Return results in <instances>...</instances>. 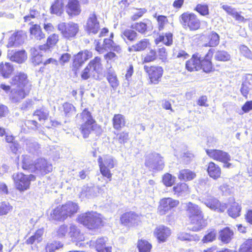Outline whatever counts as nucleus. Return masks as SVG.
Returning <instances> with one entry per match:
<instances>
[{
	"label": "nucleus",
	"instance_id": "obj_23",
	"mask_svg": "<svg viewBox=\"0 0 252 252\" xmlns=\"http://www.w3.org/2000/svg\"><path fill=\"white\" fill-rule=\"evenodd\" d=\"M221 7L228 15L231 16L238 22H244L246 20L244 17L241 15V12H238L235 8L228 5H223Z\"/></svg>",
	"mask_w": 252,
	"mask_h": 252
},
{
	"label": "nucleus",
	"instance_id": "obj_16",
	"mask_svg": "<svg viewBox=\"0 0 252 252\" xmlns=\"http://www.w3.org/2000/svg\"><path fill=\"white\" fill-rule=\"evenodd\" d=\"M85 30L89 34H95L100 30V25L94 13H91L86 23Z\"/></svg>",
	"mask_w": 252,
	"mask_h": 252
},
{
	"label": "nucleus",
	"instance_id": "obj_2",
	"mask_svg": "<svg viewBox=\"0 0 252 252\" xmlns=\"http://www.w3.org/2000/svg\"><path fill=\"white\" fill-rule=\"evenodd\" d=\"M77 118L80 125V131L84 138L88 137L93 131L96 133L101 131L100 126L97 124L87 109H85L79 116L78 115Z\"/></svg>",
	"mask_w": 252,
	"mask_h": 252
},
{
	"label": "nucleus",
	"instance_id": "obj_4",
	"mask_svg": "<svg viewBox=\"0 0 252 252\" xmlns=\"http://www.w3.org/2000/svg\"><path fill=\"white\" fill-rule=\"evenodd\" d=\"M78 221L90 230H95L102 226V216L96 212L90 211L80 215Z\"/></svg>",
	"mask_w": 252,
	"mask_h": 252
},
{
	"label": "nucleus",
	"instance_id": "obj_21",
	"mask_svg": "<svg viewBox=\"0 0 252 252\" xmlns=\"http://www.w3.org/2000/svg\"><path fill=\"white\" fill-rule=\"evenodd\" d=\"M151 44L149 40L146 38L141 39L135 44L129 47L128 51L132 52H141L145 50L146 48H149Z\"/></svg>",
	"mask_w": 252,
	"mask_h": 252
},
{
	"label": "nucleus",
	"instance_id": "obj_46",
	"mask_svg": "<svg viewBox=\"0 0 252 252\" xmlns=\"http://www.w3.org/2000/svg\"><path fill=\"white\" fill-rule=\"evenodd\" d=\"M214 57L216 60L221 62H227L231 59L230 55L227 52L224 50L217 51Z\"/></svg>",
	"mask_w": 252,
	"mask_h": 252
},
{
	"label": "nucleus",
	"instance_id": "obj_29",
	"mask_svg": "<svg viewBox=\"0 0 252 252\" xmlns=\"http://www.w3.org/2000/svg\"><path fill=\"white\" fill-rule=\"evenodd\" d=\"M107 79L114 90H116L119 85V81L113 69L109 68L108 70Z\"/></svg>",
	"mask_w": 252,
	"mask_h": 252
},
{
	"label": "nucleus",
	"instance_id": "obj_5",
	"mask_svg": "<svg viewBox=\"0 0 252 252\" xmlns=\"http://www.w3.org/2000/svg\"><path fill=\"white\" fill-rule=\"evenodd\" d=\"M98 163L101 174L108 179H111L112 174L110 169L117 164V161L113 157L109 155H105L98 158Z\"/></svg>",
	"mask_w": 252,
	"mask_h": 252
},
{
	"label": "nucleus",
	"instance_id": "obj_64",
	"mask_svg": "<svg viewBox=\"0 0 252 252\" xmlns=\"http://www.w3.org/2000/svg\"><path fill=\"white\" fill-rule=\"evenodd\" d=\"M181 158L184 163L186 164L189 163L194 158V155L190 152L187 151L182 155Z\"/></svg>",
	"mask_w": 252,
	"mask_h": 252
},
{
	"label": "nucleus",
	"instance_id": "obj_6",
	"mask_svg": "<svg viewBox=\"0 0 252 252\" xmlns=\"http://www.w3.org/2000/svg\"><path fill=\"white\" fill-rule=\"evenodd\" d=\"M183 28L190 31H196L200 27V22L197 16L192 13L185 12L179 18Z\"/></svg>",
	"mask_w": 252,
	"mask_h": 252
},
{
	"label": "nucleus",
	"instance_id": "obj_37",
	"mask_svg": "<svg viewBox=\"0 0 252 252\" xmlns=\"http://www.w3.org/2000/svg\"><path fill=\"white\" fill-rule=\"evenodd\" d=\"M95 194L96 193L94 191V188L92 187H84L80 192V197L82 199H84L85 198L91 199L94 197L95 196Z\"/></svg>",
	"mask_w": 252,
	"mask_h": 252
},
{
	"label": "nucleus",
	"instance_id": "obj_33",
	"mask_svg": "<svg viewBox=\"0 0 252 252\" xmlns=\"http://www.w3.org/2000/svg\"><path fill=\"white\" fill-rule=\"evenodd\" d=\"M13 71V67L10 63H6L0 64V74L4 78H9Z\"/></svg>",
	"mask_w": 252,
	"mask_h": 252
},
{
	"label": "nucleus",
	"instance_id": "obj_35",
	"mask_svg": "<svg viewBox=\"0 0 252 252\" xmlns=\"http://www.w3.org/2000/svg\"><path fill=\"white\" fill-rule=\"evenodd\" d=\"M208 43L204 44L205 47H215L217 46L220 42V36L215 32H211L207 36Z\"/></svg>",
	"mask_w": 252,
	"mask_h": 252
},
{
	"label": "nucleus",
	"instance_id": "obj_18",
	"mask_svg": "<svg viewBox=\"0 0 252 252\" xmlns=\"http://www.w3.org/2000/svg\"><path fill=\"white\" fill-rule=\"evenodd\" d=\"M207 154L214 160L221 162H226L230 160L231 157L226 152L219 150H207Z\"/></svg>",
	"mask_w": 252,
	"mask_h": 252
},
{
	"label": "nucleus",
	"instance_id": "obj_42",
	"mask_svg": "<svg viewBox=\"0 0 252 252\" xmlns=\"http://www.w3.org/2000/svg\"><path fill=\"white\" fill-rule=\"evenodd\" d=\"M24 142L26 145L27 150L29 152L34 153L40 148L38 144L32 139H26Z\"/></svg>",
	"mask_w": 252,
	"mask_h": 252
},
{
	"label": "nucleus",
	"instance_id": "obj_63",
	"mask_svg": "<svg viewBox=\"0 0 252 252\" xmlns=\"http://www.w3.org/2000/svg\"><path fill=\"white\" fill-rule=\"evenodd\" d=\"M239 50L242 55L246 58L252 60V52L248 47L244 45H240Z\"/></svg>",
	"mask_w": 252,
	"mask_h": 252
},
{
	"label": "nucleus",
	"instance_id": "obj_43",
	"mask_svg": "<svg viewBox=\"0 0 252 252\" xmlns=\"http://www.w3.org/2000/svg\"><path fill=\"white\" fill-rule=\"evenodd\" d=\"M241 206L237 202H234L228 210L229 215L232 218H235L240 215Z\"/></svg>",
	"mask_w": 252,
	"mask_h": 252
},
{
	"label": "nucleus",
	"instance_id": "obj_1",
	"mask_svg": "<svg viewBox=\"0 0 252 252\" xmlns=\"http://www.w3.org/2000/svg\"><path fill=\"white\" fill-rule=\"evenodd\" d=\"M13 88L10 91L9 97L14 102H19L29 94L32 85L24 73H17L10 80Z\"/></svg>",
	"mask_w": 252,
	"mask_h": 252
},
{
	"label": "nucleus",
	"instance_id": "obj_28",
	"mask_svg": "<svg viewBox=\"0 0 252 252\" xmlns=\"http://www.w3.org/2000/svg\"><path fill=\"white\" fill-rule=\"evenodd\" d=\"M62 208L63 211H64V214H65L66 219L67 217H70L77 213L79 208L76 203L70 201L63 205Z\"/></svg>",
	"mask_w": 252,
	"mask_h": 252
},
{
	"label": "nucleus",
	"instance_id": "obj_60",
	"mask_svg": "<svg viewBox=\"0 0 252 252\" xmlns=\"http://www.w3.org/2000/svg\"><path fill=\"white\" fill-rule=\"evenodd\" d=\"M12 209V207L8 203H0V216L7 214Z\"/></svg>",
	"mask_w": 252,
	"mask_h": 252
},
{
	"label": "nucleus",
	"instance_id": "obj_36",
	"mask_svg": "<svg viewBox=\"0 0 252 252\" xmlns=\"http://www.w3.org/2000/svg\"><path fill=\"white\" fill-rule=\"evenodd\" d=\"M44 233L43 228L38 229L34 234L28 238L26 243L27 244H33L34 243H39L42 240V236Z\"/></svg>",
	"mask_w": 252,
	"mask_h": 252
},
{
	"label": "nucleus",
	"instance_id": "obj_11",
	"mask_svg": "<svg viewBox=\"0 0 252 252\" xmlns=\"http://www.w3.org/2000/svg\"><path fill=\"white\" fill-rule=\"evenodd\" d=\"M179 203L177 200L171 198H164L160 200L158 213L160 215L166 214L172 208L177 207Z\"/></svg>",
	"mask_w": 252,
	"mask_h": 252
},
{
	"label": "nucleus",
	"instance_id": "obj_40",
	"mask_svg": "<svg viewBox=\"0 0 252 252\" xmlns=\"http://www.w3.org/2000/svg\"><path fill=\"white\" fill-rule=\"evenodd\" d=\"M34 164L30 156L23 155L22 157V167L24 170H29L32 172Z\"/></svg>",
	"mask_w": 252,
	"mask_h": 252
},
{
	"label": "nucleus",
	"instance_id": "obj_13",
	"mask_svg": "<svg viewBox=\"0 0 252 252\" xmlns=\"http://www.w3.org/2000/svg\"><path fill=\"white\" fill-rule=\"evenodd\" d=\"M52 165L44 158H39L35 162L33 171L39 175H43L51 172Z\"/></svg>",
	"mask_w": 252,
	"mask_h": 252
},
{
	"label": "nucleus",
	"instance_id": "obj_9",
	"mask_svg": "<svg viewBox=\"0 0 252 252\" xmlns=\"http://www.w3.org/2000/svg\"><path fill=\"white\" fill-rule=\"evenodd\" d=\"M145 165L154 170H161L163 169L164 163L163 158L156 153H152L146 156Z\"/></svg>",
	"mask_w": 252,
	"mask_h": 252
},
{
	"label": "nucleus",
	"instance_id": "obj_58",
	"mask_svg": "<svg viewBox=\"0 0 252 252\" xmlns=\"http://www.w3.org/2000/svg\"><path fill=\"white\" fill-rule=\"evenodd\" d=\"M195 10L202 16H205L209 14V7L207 4H198Z\"/></svg>",
	"mask_w": 252,
	"mask_h": 252
},
{
	"label": "nucleus",
	"instance_id": "obj_54",
	"mask_svg": "<svg viewBox=\"0 0 252 252\" xmlns=\"http://www.w3.org/2000/svg\"><path fill=\"white\" fill-rule=\"evenodd\" d=\"M95 76V73L92 70L89 65L82 71L81 73V78L83 80H87L91 77L94 78Z\"/></svg>",
	"mask_w": 252,
	"mask_h": 252
},
{
	"label": "nucleus",
	"instance_id": "obj_56",
	"mask_svg": "<svg viewBox=\"0 0 252 252\" xmlns=\"http://www.w3.org/2000/svg\"><path fill=\"white\" fill-rule=\"evenodd\" d=\"M63 244L59 242L48 243L45 248L46 252H54L56 250L63 247Z\"/></svg>",
	"mask_w": 252,
	"mask_h": 252
},
{
	"label": "nucleus",
	"instance_id": "obj_10",
	"mask_svg": "<svg viewBox=\"0 0 252 252\" xmlns=\"http://www.w3.org/2000/svg\"><path fill=\"white\" fill-rule=\"evenodd\" d=\"M144 69L148 74L151 83L158 84L160 81L163 72L161 67L145 65Z\"/></svg>",
	"mask_w": 252,
	"mask_h": 252
},
{
	"label": "nucleus",
	"instance_id": "obj_44",
	"mask_svg": "<svg viewBox=\"0 0 252 252\" xmlns=\"http://www.w3.org/2000/svg\"><path fill=\"white\" fill-rule=\"evenodd\" d=\"M162 42L164 44L169 46L172 44V34L170 32L166 33L164 35H160L156 39V42L158 44Z\"/></svg>",
	"mask_w": 252,
	"mask_h": 252
},
{
	"label": "nucleus",
	"instance_id": "obj_53",
	"mask_svg": "<svg viewBox=\"0 0 252 252\" xmlns=\"http://www.w3.org/2000/svg\"><path fill=\"white\" fill-rule=\"evenodd\" d=\"M131 28L141 33H144L147 30V24L144 22H138L132 24Z\"/></svg>",
	"mask_w": 252,
	"mask_h": 252
},
{
	"label": "nucleus",
	"instance_id": "obj_55",
	"mask_svg": "<svg viewBox=\"0 0 252 252\" xmlns=\"http://www.w3.org/2000/svg\"><path fill=\"white\" fill-rule=\"evenodd\" d=\"M157 58V52L155 49H151L149 52L143 59V63H148L154 61Z\"/></svg>",
	"mask_w": 252,
	"mask_h": 252
},
{
	"label": "nucleus",
	"instance_id": "obj_20",
	"mask_svg": "<svg viewBox=\"0 0 252 252\" xmlns=\"http://www.w3.org/2000/svg\"><path fill=\"white\" fill-rule=\"evenodd\" d=\"M186 68L190 72L197 71L201 69V57L198 54L192 55L191 59L187 61Z\"/></svg>",
	"mask_w": 252,
	"mask_h": 252
},
{
	"label": "nucleus",
	"instance_id": "obj_52",
	"mask_svg": "<svg viewBox=\"0 0 252 252\" xmlns=\"http://www.w3.org/2000/svg\"><path fill=\"white\" fill-rule=\"evenodd\" d=\"M48 115V111L44 108L36 110L34 113V116L37 117L39 121L46 120Z\"/></svg>",
	"mask_w": 252,
	"mask_h": 252
},
{
	"label": "nucleus",
	"instance_id": "obj_30",
	"mask_svg": "<svg viewBox=\"0 0 252 252\" xmlns=\"http://www.w3.org/2000/svg\"><path fill=\"white\" fill-rule=\"evenodd\" d=\"M59 41V35L55 33L50 35L47 40V43L39 47L40 50L46 51L55 45Z\"/></svg>",
	"mask_w": 252,
	"mask_h": 252
},
{
	"label": "nucleus",
	"instance_id": "obj_12",
	"mask_svg": "<svg viewBox=\"0 0 252 252\" xmlns=\"http://www.w3.org/2000/svg\"><path fill=\"white\" fill-rule=\"evenodd\" d=\"M202 202L211 210L223 212L227 208L225 203H220L219 200L213 196H207L203 198Z\"/></svg>",
	"mask_w": 252,
	"mask_h": 252
},
{
	"label": "nucleus",
	"instance_id": "obj_15",
	"mask_svg": "<svg viewBox=\"0 0 252 252\" xmlns=\"http://www.w3.org/2000/svg\"><path fill=\"white\" fill-rule=\"evenodd\" d=\"M142 216L133 212H128L123 214L121 217L122 224L128 226L137 225L141 220Z\"/></svg>",
	"mask_w": 252,
	"mask_h": 252
},
{
	"label": "nucleus",
	"instance_id": "obj_41",
	"mask_svg": "<svg viewBox=\"0 0 252 252\" xmlns=\"http://www.w3.org/2000/svg\"><path fill=\"white\" fill-rule=\"evenodd\" d=\"M30 32L32 38L40 40L44 37V34L42 32L40 26L36 24L31 27Z\"/></svg>",
	"mask_w": 252,
	"mask_h": 252
},
{
	"label": "nucleus",
	"instance_id": "obj_49",
	"mask_svg": "<svg viewBox=\"0 0 252 252\" xmlns=\"http://www.w3.org/2000/svg\"><path fill=\"white\" fill-rule=\"evenodd\" d=\"M211 50H210L208 54L206 56V59L201 60V68H202L203 71L205 72H210L212 68V64L211 62L209 59V56L212 53H210Z\"/></svg>",
	"mask_w": 252,
	"mask_h": 252
},
{
	"label": "nucleus",
	"instance_id": "obj_31",
	"mask_svg": "<svg viewBox=\"0 0 252 252\" xmlns=\"http://www.w3.org/2000/svg\"><path fill=\"white\" fill-rule=\"evenodd\" d=\"M112 121L114 128L119 130L125 126L126 123L125 117L120 114L114 115Z\"/></svg>",
	"mask_w": 252,
	"mask_h": 252
},
{
	"label": "nucleus",
	"instance_id": "obj_3",
	"mask_svg": "<svg viewBox=\"0 0 252 252\" xmlns=\"http://www.w3.org/2000/svg\"><path fill=\"white\" fill-rule=\"evenodd\" d=\"M187 212L191 223L194 225L192 228L193 231H198L207 225L206 220L203 219L202 211L199 207L189 202L187 205Z\"/></svg>",
	"mask_w": 252,
	"mask_h": 252
},
{
	"label": "nucleus",
	"instance_id": "obj_32",
	"mask_svg": "<svg viewBox=\"0 0 252 252\" xmlns=\"http://www.w3.org/2000/svg\"><path fill=\"white\" fill-rule=\"evenodd\" d=\"M196 177V174L188 169H182L179 171L178 178L179 180L187 181L193 180Z\"/></svg>",
	"mask_w": 252,
	"mask_h": 252
},
{
	"label": "nucleus",
	"instance_id": "obj_8",
	"mask_svg": "<svg viewBox=\"0 0 252 252\" xmlns=\"http://www.w3.org/2000/svg\"><path fill=\"white\" fill-rule=\"evenodd\" d=\"M58 29L63 37L71 39L76 36L79 28L77 24L73 22L61 23L58 25Z\"/></svg>",
	"mask_w": 252,
	"mask_h": 252
},
{
	"label": "nucleus",
	"instance_id": "obj_7",
	"mask_svg": "<svg viewBox=\"0 0 252 252\" xmlns=\"http://www.w3.org/2000/svg\"><path fill=\"white\" fill-rule=\"evenodd\" d=\"M12 177L16 188L20 191L28 189L30 187L31 181L35 179V177L33 175H26L22 173L14 174Z\"/></svg>",
	"mask_w": 252,
	"mask_h": 252
},
{
	"label": "nucleus",
	"instance_id": "obj_59",
	"mask_svg": "<svg viewBox=\"0 0 252 252\" xmlns=\"http://www.w3.org/2000/svg\"><path fill=\"white\" fill-rule=\"evenodd\" d=\"M63 111L66 116L69 117L75 112V107L69 103H64L63 105Z\"/></svg>",
	"mask_w": 252,
	"mask_h": 252
},
{
	"label": "nucleus",
	"instance_id": "obj_19",
	"mask_svg": "<svg viewBox=\"0 0 252 252\" xmlns=\"http://www.w3.org/2000/svg\"><path fill=\"white\" fill-rule=\"evenodd\" d=\"M107 241L106 237H99L96 240L90 241V246L94 247L98 252H111V247L106 246Z\"/></svg>",
	"mask_w": 252,
	"mask_h": 252
},
{
	"label": "nucleus",
	"instance_id": "obj_57",
	"mask_svg": "<svg viewBox=\"0 0 252 252\" xmlns=\"http://www.w3.org/2000/svg\"><path fill=\"white\" fill-rule=\"evenodd\" d=\"M217 232L215 229L211 230L204 236L202 241L204 243L212 242L216 239Z\"/></svg>",
	"mask_w": 252,
	"mask_h": 252
},
{
	"label": "nucleus",
	"instance_id": "obj_47",
	"mask_svg": "<svg viewBox=\"0 0 252 252\" xmlns=\"http://www.w3.org/2000/svg\"><path fill=\"white\" fill-rule=\"evenodd\" d=\"M88 65L95 73H98L101 71L102 68L101 59L98 57H95L94 60L91 61Z\"/></svg>",
	"mask_w": 252,
	"mask_h": 252
},
{
	"label": "nucleus",
	"instance_id": "obj_14",
	"mask_svg": "<svg viewBox=\"0 0 252 252\" xmlns=\"http://www.w3.org/2000/svg\"><path fill=\"white\" fill-rule=\"evenodd\" d=\"M68 234L71 241L75 243L76 246L80 247H83L84 246V243L82 242L85 240L84 235L76 226L74 225H70Z\"/></svg>",
	"mask_w": 252,
	"mask_h": 252
},
{
	"label": "nucleus",
	"instance_id": "obj_51",
	"mask_svg": "<svg viewBox=\"0 0 252 252\" xmlns=\"http://www.w3.org/2000/svg\"><path fill=\"white\" fill-rule=\"evenodd\" d=\"M238 252H252V239H248L240 246Z\"/></svg>",
	"mask_w": 252,
	"mask_h": 252
},
{
	"label": "nucleus",
	"instance_id": "obj_39",
	"mask_svg": "<svg viewBox=\"0 0 252 252\" xmlns=\"http://www.w3.org/2000/svg\"><path fill=\"white\" fill-rule=\"evenodd\" d=\"M178 239L181 241L197 242L200 237L196 234H190L185 232H181L178 234Z\"/></svg>",
	"mask_w": 252,
	"mask_h": 252
},
{
	"label": "nucleus",
	"instance_id": "obj_17",
	"mask_svg": "<svg viewBox=\"0 0 252 252\" xmlns=\"http://www.w3.org/2000/svg\"><path fill=\"white\" fill-rule=\"evenodd\" d=\"M171 234V229L163 225L157 226L154 231V235L159 243L166 242Z\"/></svg>",
	"mask_w": 252,
	"mask_h": 252
},
{
	"label": "nucleus",
	"instance_id": "obj_26",
	"mask_svg": "<svg viewBox=\"0 0 252 252\" xmlns=\"http://www.w3.org/2000/svg\"><path fill=\"white\" fill-rule=\"evenodd\" d=\"M8 57L11 61L19 63H23L27 59V54L24 50L15 52L13 54L8 52Z\"/></svg>",
	"mask_w": 252,
	"mask_h": 252
},
{
	"label": "nucleus",
	"instance_id": "obj_62",
	"mask_svg": "<svg viewBox=\"0 0 252 252\" xmlns=\"http://www.w3.org/2000/svg\"><path fill=\"white\" fill-rule=\"evenodd\" d=\"M175 180V177L172 176L169 173L165 174L162 178V181L163 184L167 187H171Z\"/></svg>",
	"mask_w": 252,
	"mask_h": 252
},
{
	"label": "nucleus",
	"instance_id": "obj_22",
	"mask_svg": "<svg viewBox=\"0 0 252 252\" xmlns=\"http://www.w3.org/2000/svg\"><path fill=\"white\" fill-rule=\"evenodd\" d=\"M80 3L77 0H69L66 8V12L71 16L78 15L81 12Z\"/></svg>",
	"mask_w": 252,
	"mask_h": 252
},
{
	"label": "nucleus",
	"instance_id": "obj_34",
	"mask_svg": "<svg viewBox=\"0 0 252 252\" xmlns=\"http://www.w3.org/2000/svg\"><path fill=\"white\" fill-rule=\"evenodd\" d=\"M51 218L54 220H63L65 218V214L63 211L62 206L58 207L51 212Z\"/></svg>",
	"mask_w": 252,
	"mask_h": 252
},
{
	"label": "nucleus",
	"instance_id": "obj_45",
	"mask_svg": "<svg viewBox=\"0 0 252 252\" xmlns=\"http://www.w3.org/2000/svg\"><path fill=\"white\" fill-rule=\"evenodd\" d=\"M152 245L145 240H140L137 243V248L139 252H150Z\"/></svg>",
	"mask_w": 252,
	"mask_h": 252
},
{
	"label": "nucleus",
	"instance_id": "obj_38",
	"mask_svg": "<svg viewBox=\"0 0 252 252\" xmlns=\"http://www.w3.org/2000/svg\"><path fill=\"white\" fill-rule=\"evenodd\" d=\"M63 0H56L50 8L51 13L61 15L63 11Z\"/></svg>",
	"mask_w": 252,
	"mask_h": 252
},
{
	"label": "nucleus",
	"instance_id": "obj_27",
	"mask_svg": "<svg viewBox=\"0 0 252 252\" xmlns=\"http://www.w3.org/2000/svg\"><path fill=\"white\" fill-rule=\"evenodd\" d=\"M233 231L228 227H225L219 232V239L224 244L229 243L232 239Z\"/></svg>",
	"mask_w": 252,
	"mask_h": 252
},
{
	"label": "nucleus",
	"instance_id": "obj_50",
	"mask_svg": "<svg viewBox=\"0 0 252 252\" xmlns=\"http://www.w3.org/2000/svg\"><path fill=\"white\" fill-rule=\"evenodd\" d=\"M121 36L124 40L126 38L128 40L133 41L136 38L137 33L132 30L126 29L122 32Z\"/></svg>",
	"mask_w": 252,
	"mask_h": 252
},
{
	"label": "nucleus",
	"instance_id": "obj_25",
	"mask_svg": "<svg viewBox=\"0 0 252 252\" xmlns=\"http://www.w3.org/2000/svg\"><path fill=\"white\" fill-rule=\"evenodd\" d=\"M207 172L209 176L215 180L220 178L221 173V169L220 166L213 162L209 163Z\"/></svg>",
	"mask_w": 252,
	"mask_h": 252
},
{
	"label": "nucleus",
	"instance_id": "obj_48",
	"mask_svg": "<svg viewBox=\"0 0 252 252\" xmlns=\"http://www.w3.org/2000/svg\"><path fill=\"white\" fill-rule=\"evenodd\" d=\"M175 194L177 195H182L184 193H188V186L187 184L183 183L178 184L176 186H174L173 188Z\"/></svg>",
	"mask_w": 252,
	"mask_h": 252
},
{
	"label": "nucleus",
	"instance_id": "obj_61",
	"mask_svg": "<svg viewBox=\"0 0 252 252\" xmlns=\"http://www.w3.org/2000/svg\"><path fill=\"white\" fill-rule=\"evenodd\" d=\"M86 60L81 52L78 53L75 56L74 59V65L75 67L81 66Z\"/></svg>",
	"mask_w": 252,
	"mask_h": 252
},
{
	"label": "nucleus",
	"instance_id": "obj_24",
	"mask_svg": "<svg viewBox=\"0 0 252 252\" xmlns=\"http://www.w3.org/2000/svg\"><path fill=\"white\" fill-rule=\"evenodd\" d=\"M113 37V33H111L110 36V38H105L102 44L98 42L95 47L96 50L100 53H103L104 51L109 50H111V47L114 43V42L111 39Z\"/></svg>",
	"mask_w": 252,
	"mask_h": 252
}]
</instances>
